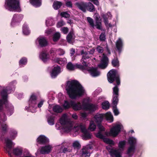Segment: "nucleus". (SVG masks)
Wrapping results in <instances>:
<instances>
[{
	"label": "nucleus",
	"mask_w": 157,
	"mask_h": 157,
	"mask_svg": "<svg viewBox=\"0 0 157 157\" xmlns=\"http://www.w3.org/2000/svg\"><path fill=\"white\" fill-rule=\"evenodd\" d=\"M30 3L36 7H40L41 5L40 0H29Z\"/></svg>",
	"instance_id": "cd10ccee"
},
{
	"label": "nucleus",
	"mask_w": 157,
	"mask_h": 157,
	"mask_svg": "<svg viewBox=\"0 0 157 157\" xmlns=\"http://www.w3.org/2000/svg\"><path fill=\"white\" fill-rule=\"evenodd\" d=\"M97 126L98 129L99 130L98 131L102 132H104L105 131V128L104 127L101 125V123L97 124Z\"/></svg>",
	"instance_id": "6e6d98bb"
},
{
	"label": "nucleus",
	"mask_w": 157,
	"mask_h": 157,
	"mask_svg": "<svg viewBox=\"0 0 157 157\" xmlns=\"http://www.w3.org/2000/svg\"><path fill=\"white\" fill-rule=\"evenodd\" d=\"M86 2H77L75 3V5L78 8L83 12H86Z\"/></svg>",
	"instance_id": "a211bd4d"
},
{
	"label": "nucleus",
	"mask_w": 157,
	"mask_h": 157,
	"mask_svg": "<svg viewBox=\"0 0 157 157\" xmlns=\"http://www.w3.org/2000/svg\"><path fill=\"white\" fill-rule=\"evenodd\" d=\"M107 78L109 82L112 83L116 81L117 85L120 84V76L117 74L116 70L114 69L110 70L107 74Z\"/></svg>",
	"instance_id": "7ed1b4c3"
},
{
	"label": "nucleus",
	"mask_w": 157,
	"mask_h": 157,
	"mask_svg": "<svg viewBox=\"0 0 157 157\" xmlns=\"http://www.w3.org/2000/svg\"><path fill=\"white\" fill-rule=\"evenodd\" d=\"M80 128L81 132L82 133V138L85 140L90 139L91 137V135L88 132L85 127L83 125H81Z\"/></svg>",
	"instance_id": "6e6552de"
},
{
	"label": "nucleus",
	"mask_w": 157,
	"mask_h": 157,
	"mask_svg": "<svg viewBox=\"0 0 157 157\" xmlns=\"http://www.w3.org/2000/svg\"><path fill=\"white\" fill-rule=\"evenodd\" d=\"M128 142L130 146H135L136 143V140L133 137H130L128 138Z\"/></svg>",
	"instance_id": "e433bc0d"
},
{
	"label": "nucleus",
	"mask_w": 157,
	"mask_h": 157,
	"mask_svg": "<svg viewBox=\"0 0 157 157\" xmlns=\"http://www.w3.org/2000/svg\"><path fill=\"white\" fill-rule=\"evenodd\" d=\"M7 89H3L1 92L0 95L2 98L1 100L7 102Z\"/></svg>",
	"instance_id": "393cba45"
},
{
	"label": "nucleus",
	"mask_w": 157,
	"mask_h": 157,
	"mask_svg": "<svg viewBox=\"0 0 157 157\" xmlns=\"http://www.w3.org/2000/svg\"><path fill=\"white\" fill-rule=\"evenodd\" d=\"M104 142L107 144L113 145H114V143L113 140L108 138H105L104 139Z\"/></svg>",
	"instance_id": "09e8293b"
},
{
	"label": "nucleus",
	"mask_w": 157,
	"mask_h": 157,
	"mask_svg": "<svg viewBox=\"0 0 157 157\" xmlns=\"http://www.w3.org/2000/svg\"><path fill=\"white\" fill-rule=\"evenodd\" d=\"M40 59L44 63L47 61L50 57V55L44 52H41L40 54Z\"/></svg>",
	"instance_id": "4be33fe9"
},
{
	"label": "nucleus",
	"mask_w": 157,
	"mask_h": 157,
	"mask_svg": "<svg viewBox=\"0 0 157 157\" xmlns=\"http://www.w3.org/2000/svg\"><path fill=\"white\" fill-rule=\"evenodd\" d=\"M61 69L59 66L54 67L51 72V76L52 78H56L60 73Z\"/></svg>",
	"instance_id": "dca6fc26"
},
{
	"label": "nucleus",
	"mask_w": 157,
	"mask_h": 157,
	"mask_svg": "<svg viewBox=\"0 0 157 157\" xmlns=\"http://www.w3.org/2000/svg\"><path fill=\"white\" fill-rule=\"evenodd\" d=\"M71 107L75 110L78 111L82 109V105L80 101L75 102L71 101Z\"/></svg>",
	"instance_id": "2eb2a0df"
},
{
	"label": "nucleus",
	"mask_w": 157,
	"mask_h": 157,
	"mask_svg": "<svg viewBox=\"0 0 157 157\" xmlns=\"http://www.w3.org/2000/svg\"><path fill=\"white\" fill-rule=\"evenodd\" d=\"M75 64H73L71 62H69L67 64V67L69 70L73 71L75 70Z\"/></svg>",
	"instance_id": "c03bdc74"
},
{
	"label": "nucleus",
	"mask_w": 157,
	"mask_h": 157,
	"mask_svg": "<svg viewBox=\"0 0 157 157\" xmlns=\"http://www.w3.org/2000/svg\"><path fill=\"white\" fill-rule=\"evenodd\" d=\"M81 62H82V65L78 63L75 64V69H78L83 71L86 70L88 64L85 61Z\"/></svg>",
	"instance_id": "9d476101"
},
{
	"label": "nucleus",
	"mask_w": 157,
	"mask_h": 157,
	"mask_svg": "<svg viewBox=\"0 0 157 157\" xmlns=\"http://www.w3.org/2000/svg\"><path fill=\"white\" fill-rule=\"evenodd\" d=\"M96 50L98 52L100 53H102L104 51L103 48L99 46H98L97 47Z\"/></svg>",
	"instance_id": "e2e57ef3"
},
{
	"label": "nucleus",
	"mask_w": 157,
	"mask_h": 157,
	"mask_svg": "<svg viewBox=\"0 0 157 157\" xmlns=\"http://www.w3.org/2000/svg\"><path fill=\"white\" fill-rule=\"evenodd\" d=\"M65 5L67 7L71 8L72 7V3L71 1H67L66 2Z\"/></svg>",
	"instance_id": "0e129e2a"
},
{
	"label": "nucleus",
	"mask_w": 157,
	"mask_h": 157,
	"mask_svg": "<svg viewBox=\"0 0 157 157\" xmlns=\"http://www.w3.org/2000/svg\"><path fill=\"white\" fill-rule=\"evenodd\" d=\"M66 90L71 99H75L83 95L85 93L83 87L77 80H73L67 82Z\"/></svg>",
	"instance_id": "f257e3e1"
},
{
	"label": "nucleus",
	"mask_w": 157,
	"mask_h": 157,
	"mask_svg": "<svg viewBox=\"0 0 157 157\" xmlns=\"http://www.w3.org/2000/svg\"><path fill=\"white\" fill-rule=\"evenodd\" d=\"M61 16L62 17L66 18H69L70 17V15L67 12H61L60 13Z\"/></svg>",
	"instance_id": "052dcab7"
},
{
	"label": "nucleus",
	"mask_w": 157,
	"mask_h": 157,
	"mask_svg": "<svg viewBox=\"0 0 157 157\" xmlns=\"http://www.w3.org/2000/svg\"><path fill=\"white\" fill-rule=\"evenodd\" d=\"M104 115L102 114H96L94 117L95 121L97 124L101 123L103 120Z\"/></svg>",
	"instance_id": "5701e85b"
},
{
	"label": "nucleus",
	"mask_w": 157,
	"mask_h": 157,
	"mask_svg": "<svg viewBox=\"0 0 157 157\" xmlns=\"http://www.w3.org/2000/svg\"><path fill=\"white\" fill-rule=\"evenodd\" d=\"M13 153L16 156H21L22 154L23 150L21 148H16L13 150Z\"/></svg>",
	"instance_id": "c85d7f7f"
},
{
	"label": "nucleus",
	"mask_w": 157,
	"mask_h": 157,
	"mask_svg": "<svg viewBox=\"0 0 157 157\" xmlns=\"http://www.w3.org/2000/svg\"><path fill=\"white\" fill-rule=\"evenodd\" d=\"M96 136L98 138L103 140V141L104 139L105 138L104 136L101 133V132H100V131H98V132L96 134Z\"/></svg>",
	"instance_id": "5fc2aeb1"
},
{
	"label": "nucleus",
	"mask_w": 157,
	"mask_h": 157,
	"mask_svg": "<svg viewBox=\"0 0 157 157\" xmlns=\"http://www.w3.org/2000/svg\"><path fill=\"white\" fill-rule=\"evenodd\" d=\"M118 102V101H112L113 109L115 116H117L119 114V112L117 107Z\"/></svg>",
	"instance_id": "bb28decb"
},
{
	"label": "nucleus",
	"mask_w": 157,
	"mask_h": 157,
	"mask_svg": "<svg viewBox=\"0 0 157 157\" xmlns=\"http://www.w3.org/2000/svg\"><path fill=\"white\" fill-rule=\"evenodd\" d=\"M68 29L67 27H63L61 29V31L64 34H66L68 32Z\"/></svg>",
	"instance_id": "69168bd1"
},
{
	"label": "nucleus",
	"mask_w": 157,
	"mask_h": 157,
	"mask_svg": "<svg viewBox=\"0 0 157 157\" xmlns=\"http://www.w3.org/2000/svg\"><path fill=\"white\" fill-rule=\"evenodd\" d=\"M51 146L49 145L42 146L40 150V153L41 154H48L51 151Z\"/></svg>",
	"instance_id": "aec40b11"
},
{
	"label": "nucleus",
	"mask_w": 157,
	"mask_h": 157,
	"mask_svg": "<svg viewBox=\"0 0 157 157\" xmlns=\"http://www.w3.org/2000/svg\"><path fill=\"white\" fill-rule=\"evenodd\" d=\"M123 43L121 39L119 38L117 41L116 43V46L117 49L119 54H120L121 52L123 47Z\"/></svg>",
	"instance_id": "412c9836"
},
{
	"label": "nucleus",
	"mask_w": 157,
	"mask_h": 157,
	"mask_svg": "<svg viewBox=\"0 0 157 157\" xmlns=\"http://www.w3.org/2000/svg\"><path fill=\"white\" fill-rule=\"evenodd\" d=\"M105 116L107 120L111 122L113 121V117L110 113H106Z\"/></svg>",
	"instance_id": "a18cd8bd"
},
{
	"label": "nucleus",
	"mask_w": 157,
	"mask_h": 157,
	"mask_svg": "<svg viewBox=\"0 0 157 157\" xmlns=\"http://www.w3.org/2000/svg\"><path fill=\"white\" fill-rule=\"evenodd\" d=\"M101 105L103 109L107 110L109 108L110 104L108 101H105L102 103Z\"/></svg>",
	"instance_id": "4c0bfd02"
},
{
	"label": "nucleus",
	"mask_w": 157,
	"mask_h": 157,
	"mask_svg": "<svg viewBox=\"0 0 157 157\" xmlns=\"http://www.w3.org/2000/svg\"><path fill=\"white\" fill-rule=\"evenodd\" d=\"M136 149L135 146H130L128 147L127 151V154L130 157H132L135 152Z\"/></svg>",
	"instance_id": "a878e982"
},
{
	"label": "nucleus",
	"mask_w": 157,
	"mask_h": 157,
	"mask_svg": "<svg viewBox=\"0 0 157 157\" xmlns=\"http://www.w3.org/2000/svg\"><path fill=\"white\" fill-rule=\"evenodd\" d=\"M22 31L23 33L26 35H29L30 33L28 25L26 24H24L22 27Z\"/></svg>",
	"instance_id": "f704fd0d"
},
{
	"label": "nucleus",
	"mask_w": 157,
	"mask_h": 157,
	"mask_svg": "<svg viewBox=\"0 0 157 157\" xmlns=\"http://www.w3.org/2000/svg\"><path fill=\"white\" fill-rule=\"evenodd\" d=\"M36 141L39 144H43L49 142V140L44 135H40L36 140Z\"/></svg>",
	"instance_id": "6ab92c4d"
},
{
	"label": "nucleus",
	"mask_w": 157,
	"mask_h": 157,
	"mask_svg": "<svg viewBox=\"0 0 157 157\" xmlns=\"http://www.w3.org/2000/svg\"><path fill=\"white\" fill-rule=\"evenodd\" d=\"M62 5V3L61 2L55 1L53 4V7L54 9L57 10L60 8Z\"/></svg>",
	"instance_id": "72a5a7b5"
},
{
	"label": "nucleus",
	"mask_w": 157,
	"mask_h": 157,
	"mask_svg": "<svg viewBox=\"0 0 157 157\" xmlns=\"http://www.w3.org/2000/svg\"><path fill=\"white\" fill-rule=\"evenodd\" d=\"M35 44L38 47L41 48L45 47L48 44L46 38L42 36H40L37 38L35 41Z\"/></svg>",
	"instance_id": "39448f33"
},
{
	"label": "nucleus",
	"mask_w": 157,
	"mask_h": 157,
	"mask_svg": "<svg viewBox=\"0 0 157 157\" xmlns=\"http://www.w3.org/2000/svg\"><path fill=\"white\" fill-rule=\"evenodd\" d=\"M63 106L65 109H68L71 107V101L69 102L67 101H65L63 104Z\"/></svg>",
	"instance_id": "8fccbe9b"
},
{
	"label": "nucleus",
	"mask_w": 157,
	"mask_h": 157,
	"mask_svg": "<svg viewBox=\"0 0 157 157\" xmlns=\"http://www.w3.org/2000/svg\"><path fill=\"white\" fill-rule=\"evenodd\" d=\"M53 110L55 112L60 113L62 112V109L60 106L58 105H56L53 107Z\"/></svg>",
	"instance_id": "ea45409f"
},
{
	"label": "nucleus",
	"mask_w": 157,
	"mask_h": 157,
	"mask_svg": "<svg viewBox=\"0 0 157 157\" xmlns=\"http://www.w3.org/2000/svg\"><path fill=\"white\" fill-rule=\"evenodd\" d=\"M107 148L112 157H122L121 155L119 149L113 148H109L108 149V148Z\"/></svg>",
	"instance_id": "f8f14e48"
},
{
	"label": "nucleus",
	"mask_w": 157,
	"mask_h": 157,
	"mask_svg": "<svg viewBox=\"0 0 157 157\" xmlns=\"http://www.w3.org/2000/svg\"><path fill=\"white\" fill-rule=\"evenodd\" d=\"M4 7L10 12H20V6L19 0H6Z\"/></svg>",
	"instance_id": "f03ea898"
},
{
	"label": "nucleus",
	"mask_w": 157,
	"mask_h": 157,
	"mask_svg": "<svg viewBox=\"0 0 157 157\" xmlns=\"http://www.w3.org/2000/svg\"><path fill=\"white\" fill-rule=\"evenodd\" d=\"M12 142L11 140L9 139H8L6 141V147L10 150L12 148Z\"/></svg>",
	"instance_id": "3c124183"
},
{
	"label": "nucleus",
	"mask_w": 157,
	"mask_h": 157,
	"mask_svg": "<svg viewBox=\"0 0 157 157\" xmlns=\"http://www.w3.org/2000/svg\"><path fill=\"white\" fill-rule=\"evenodd\" d=\"M87 10L90 12H94L95 10L94 6L90 2H86V11Z\"/></svg>",
	"instance_id": "b1692460"
},
{
	"label": "nucleus",
	"mask_w": 157,
	"mask_h": 157,
	"mask_svg": "<svg viewBox=\"0 0 157 157\" xmlns=\"http://www.w3.org/2000/svg\"><path fill=\"white\" fill-rule=\"evenodd\" d=\"M95 26L98 29L102 30L101 23V21H96Z\"/></svg>",
	"instance_id": "13d9d810"
},
{
	"label": "nucleus",
	"mask_w": 157,
	"mask_h": 157,
	"mask_svg": "<svg viewBox=\"0 0 157 157\" xmlns=\"http://www.w3.org/2000/svg\"><path fill=\"white\" fill-rule=\"evenodd\" d=\"M0 125L1 126L2 130L4 132L6 133L7 130L8 126L5 122H2L0 121Z\"/></svg>",
	"instance_id": "a19ab883"
},
{
	"label": "nucleus",
	"mask_w": 157,
	"mask_h": 157,
	"mask_svg": "<svg viewBox=\"0 0 157 157\" xmlns=\"http://www.w3.org/2000/svg\"><path fill=\"white\" fill-rule=\"evenodd\" d=\"M86 19L90 26L94 28L95 25L93 19L90 17H88L86 18Z\"/></svg>",
	"instance_id": "de8ad7c7"
},
{
	"label": "nucleus",
	"mask_w": 157,
	"mask_h": 157,
	"mask_svg": "<svg viewBox=\"0 0 157 157\" xmlns=\"http://www.w3.org/2000/svg\"><path fill=\"white\" fill-rule=\"evenodd\" d=\"M37 96L33 94L31 96L29 101V106L30 107H34L37 103Z\"/></svg>",
	"instance_id": "f3484780"
},
{
	"label": "nucleus",
	"mask_w": 157,
	"mask_h": 157,
	"mask_svg": "<svg viewBox=\"0 0 157 157\" xmlns=\"http://www.w3.org/2000/svg\"><path fill=\"white\" fill-rule=\"evenodd\" d=\"M74 35L73 31H71L68 34L67 36V41L70 43L71 42L72 40L73 39V35Z\"/></svg>",
	"instance_id": "58836bf2"
},
{
	"label": "nucleus",
	"mask_w": 157,
	"mask_h": 157,
	"mask_svg": "<svg viewBox=\"0 0 157 157\" xmlns=\"http://www.w3.org/2000/svg\"><path fill=\"white\" fill-rule=\"evenodd\" d=\"M67 115L66 114H63L59 120V122L62 125H66L68 121L67 119Z\"/></svg>",
	"instance_id": "c756f323"
},
{
	"label": "nucleus",
	"mask_w": 157,
	"mask_h": 157,
	"mask_svg": "<svg viewBox=\"0 0 157 157\" xmlns=\"http://www.w3.org/2000/svg\"><path fill=\"white\" fill-rule=\"evenodd\" d=\"M92 2H93L95 5L98 6L99 5V2L98 0H88Z\"/></svg>",
	"instance_id": "338daca9"
},
{
	"label": "nucleus",
	"mask_w": 157,
	"mask_h": 157,
	"mask_svg": "<svg viewBox=\"0 0 157 157\" xmlns=\"http://www.w3.org/2000/svg\"><path fill=\"white\" fill-rule=\"evenodd\" d=\"M111 63L112 65L114 67H117L119 66V61L117 57L114 58V59H112Z\"/></svg>",
	"instance_id": "473e14b6"
},
{
	"label": "nucleus",
	"mask_w": 157,
	"mask_h": 157,
	"mask_svg": "<svg viewBox=\"0 0 157 157\" xmlns=\"http://www.w3.org/2000/svg\"><path fill=\"white\" fill-rule=\"evenodd\" d=\"M83 108L90 112H94L98 108L97 106L90 103H85L82 104Z\"/></svg>",
	"instance_id": "423d86ee"
},
{
	"label": "nucleus",
	"mask_w": 157,
	"mask_h": 157,
	"mask_svg": "<svg viewBox=\"0 0 157 157\" xmlns=\"http://www.w3.org/2000/svg\"><path fill=\"white\" fill-rule=\"evenodd\" d=\"M121 128L120 125H117L113 127L110 130L109 134L110 135L113 137L116 136L121 131Z\"/></svg>",
	"instance_id": "1a4fd4ad"
},
{
	"label": "nucleus",
	"mask_w": 157,
	"mask_h": 157,
	"mask_svg": "<svg viewBox=\"0 0 157 157\" xmlns=\"http://www.w3.org/2000/svg\"><path fill=\"white\" fill-rule=\"evenodd\" d=\"M81 55H83L82 59L80 60L81 62L85 61L84 60L88 59L90 58V56L88 53L86 52H85L83 50H82L81 51Z\"/></svg>",
	"instance_id": "7c9ffc66"
},
{
	"label": "nucleus",
	"mask_w": 157,
	"mask_h": 157,
	"mask_svg": "<svg viewBox=\"0 0 157 157\" xmlns=\"http://www.w3.org/2000/svg\"><path fill=\"white\" fill-rule=\"evenodd\" d=\"M100 40L101 41H103L105 40L106 39L105 35V32H102L101 33L99 36Z\"/></svg>",
	"instance_id": "4d7b16f0"
},
{
	"label": "nucleus",
	"mask_w": 157,
	"mask_h": 157,
	"mask_svg": "<svg viewBox=\"0 0 157 157\" xmlns=\"http://www.w3.org/2000/svg\"><path fill=\"white\" fill-rule=\"evenodd\" d=\"M126 142L125 140L120 141L118 144V146L121 148H123L126 144Z\"/></svg>",
	"instance_id": "680f3d73"
},
{
	"label": "nucleus",
	"mask_w": 157,
	"mask_h": 157,
	"mask_svg": "<svg viewBox=\"0 0 157 157\" xmlns=\"http://www.w3.org/2000/svg\"><path fill=\"white\" fill-rule=\"evenodd\" d=\"M109 58L105 53H103L101 63L98 65V67L101 69H105L107 66Z\"/></svg>",
	"instance_id": "0eeeda50"
},
{
	"label": "nucleus",
	"mask_w": 157,
	"mask_h": 157,
	"mask_svg": "<svg viewBox=\"0 0 157 157\" xmlns=\"http://www.w3.org/2000/svg\"><path fill=\"white\" fill-rule=\"evenodd\" d=\"M60 34L59 33H55L53 36V40L54 42L57 41L60 39Z\"/></svg>",
	"instance_id": "37998d69"
},
{
	"label": "nucleus",
	"mask_w": 157,
	"mask_h": 157,
	"mask_svg": "<svg viewBox=\"0 0 157 157\" xmlns=\"http://www.w3.org/2000/svg\"><path fill=\"white\" fill-rule=\"evenodd\" d=\"M108 16L109 17L112 16L110 12H108L107 13V14H104L102 15V17L104 20V22L105 25H107L108 24Z\"/></svg>",
	"instance_id": "c9c22d12"
},
{
	"label": "nucleus",
	"mask_w": 157,
	"mask_h": 157,
	"mask_svg": "<svg viewBox=\"0 0 157 157\" xmlns=\"http://www.w3.org/2000/svg\"><path fill=\"white\" fill-rule=\"evenodd\" d=\"M27 154H25V152H24L23 153L24 156H22L21 157H35V156L32 155L31 154H29V152Z\"/></svg>",
	"instance_id": "774afa93"
},
{
	"label": "nucleus",
	"mask_w": 157,
	"mask_h": 157,
	"mask_svg": "<svg viewBox=\"0 0 157 157\" xmlns=\"http://www.w3.org/2000/svg\"><path fill=\"white\" fill-rule=\"evenodd\" d=\"M96 125L94 124L93 121H91L90 122V124L89 127V129L91 131H93L95 130L96 128Z\"/></svg>",
	"instance_id": "79ce46f5"
},
{
	"label": "nucleus",
	"mask_w": 157,
	"mask_h": 157,
	"mask_svg": "<svg viewBox=\"0 0 157 157\" xmlns=\"http://www.w3.org/2000/svg\"><path fill=\"white\" fill-rule=\"evenodd\" d=\"M118 85H117L113 88V99L112 101H118L119 95V89L118 87Z\"/></svg>",
	"instance_id": "9b49d317"
},
{
	"label": "nucleus",
	"mask_w": 157,
	"mask_h": 157,
	"mask_svg": "<svg viewBox=\"0 0 157 157\" xmlns=\"http://www.w3.org/2000/svg\"><path fill=\"white\" fill-rule=\"evenodd\" d=\"M23 18V16L21 14H15L13 16L12 20L11 25H13L16 23L20 22Z\"/></svg>",
	"instance_id": "4468645a"
},
{
	"label": "nucleus",
	"mask_w": 157,
	"mask_h": 157,
	"mask_svg": "<svg viewBox=\"0 0 157 157\" xmlns=\"http://www.w3.org/2000/svg\"><path fill=\"white\" fill-rule=\"evenodd\" d=\"M73 147L74 148L77 149H79L81 147V145L79 142L78 141L74 142L73 144Z\"/></svg>",
	"instance_id": "864d4df0"
},
{
	"label": "nucleus",
	"mask_w": 157,
	"mask_h": 157,
	"mask_svg": "<svg viewBox=\"0 0 157 157\" xmlns=\"http://www.w3.org/2000/svg\"><path fill=\"white\" fill-rule=\"evenodd\" d=\"M17 132L14 130H12L10 131V134L11 138L13 139H14L16 137Z\"/></svg>",
	"instance_id": "bf43d9fd"
},
{
	"label": "nucleus",
	"mask_w": 157,
	"mask_h": 157,
	"mask_svg": "<svg viewBox=\"0 0 157 157\" xmlns=\"http://www.w3.org/2000/svg\"><path fill=\"white\" fill-rule=\"evenodd\" d=\"M86 70L93 77H97L100 75V73L98 70V69L96 67H90Z\"/></svg>",
	"instance_id": "ddd939ff"
},
{
	"label": "nucleus",
	"mask_w": 157,
	"mask_h": 157,
	"mask_svg": "<svg viewBox=\"0 0 157 157\" xmlns=\"http://www.w3.org/2000/svg\"><path fill=\"white\" fill-rule=\"evenodd\" d=\"M82 156L83 157H89V152L88 149L86 147H83L82 151Z\"/></svg>",
	"instance_id": "2f4dec72"
},
{
	"label": "nucleus",
	"mask_w": 157,
	"mask_h": 157,
	"mask_svg": "<svg viewBox=\"0 0 157 157\" xmlns=\"http://www.w3.org/2000/svg\"><path fill=\"white\" fill-rule=\"evenodd\" d=\"M7 102L4 101L0 99V111L2 109V105L3 104L6 105V113L7 115L10 116L13 112L14 107L11 105L10 104H6Z\"/></svg>",
	"instance_id": "20e7f679"
},
{
	"label": "nucleus",
	"mask_w": 157,
	"mask_h": 157,
	"mask_svg": "<svg viewBox=\"0 0 157 157\" xmlns=\"http://www.w3.org/2000/svg\"><path fill=\"white\" fill-rule=\"evenodd\" d=\"M27 62V60L26 58L23 57L21 58L19 61L20 65H25Z\"/></svg>",
	"instance_id": "603ef678"
},
{
	"label": "nucleus",
	"mask_w": 157,
	"mask_h": 157,
	"mask_svg": "<svg viewBox=\"0 0 157 157\" xmlns=\"http://www.w3.org/2000/svg\"><path fill=\"white\" fill-rule=\"evenodd\" d=\"M54 118L55 117L52 116L48 117V122L49 125H52L54 124Z\"/></svg>",
	"instance_id": "49530a36"
}]
</instances>
